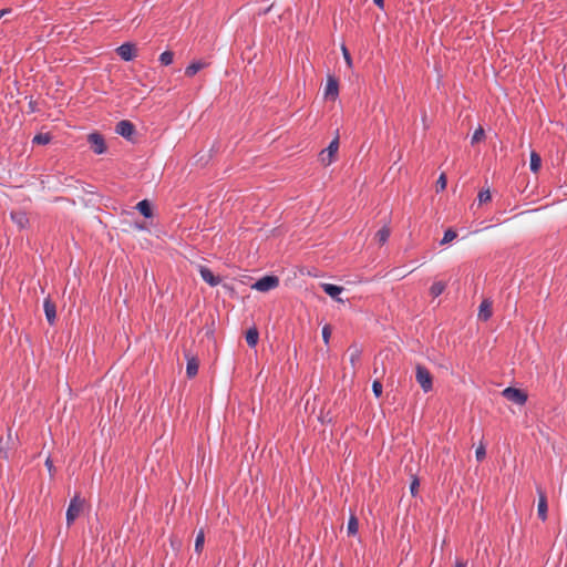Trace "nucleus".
I'll return each instance as SVG.
<instances>
[{
	"label": "nucleus",
	"instance_id": "1",
	"mask_svg": "<svg viewBox=\"0 0 567 567\" xmlns=\"http://www.w3.org/2000/svg\"><path fill=\"white\" fill-rule=\"evenodd\" d=\"M415 379L424 392H430L433 388V377L431 372L422 364L415 367Z\"/></svg>",
	"mask_w": 567,
	"mask_h": 567
},
{
	"label": "nucleus",
	"instance_id": "2",
	"mask_svg": "<svg viewBox=\"0 0 567 567\" xmlns=\"http://www.w3.org/2000/svg\"><path fill=\"white\" fill-rule=\"evenodd\" d=\"M84 501L79 496L75 495L66 509V524L70 526L74 523V520L80 516V514L83 511Z\"/></svg>",
	"mask_w": 567,
	"mask_h": 567
},
{
	"label": "nucleus",
	"instance_id": "3",
	"mask_svg": "<svg viewBox=\"0 0 567 567\" xmlns=\"http://www.w3.org/2000/svg\"><path fill=\"white\" fill-rule=\"evenodd\" d=\"M339 150V137H334L329 146L321 151L319 155V161L324 165L328 166L334 161V156Z\"/></svg>",
	"mask_w": 567,
	"mask_h": 567
},
{
	"label": "nucleus",
	"instance_id": "4",
	"mask_svg": "<svg viewBox=\"0 0 567 567\" xmlns=\"http://www.w3.org/2000/svg\"><path fill=\"white\" fill-rule=\"evenodd\" d=\"M502 395L508 401L516 403L518 405H523L527 401V394L519 389L516 388H506L503 390Z\"/></svg>",
	"mask_w": 567,
	"mask_h": 567
},
{
	"label": "nucleus",
	"instance_id": "5",
	"mask_svg": "<svg viewBox=\"0 0 567 567\" xmlns=\"http://www.w3.org/2000/svg\"><path fill=\"white\" fill-rule=\"evenodd\" d=\"M278 286H279L278 277L265 276V277L260 278L259 280H257L252 285V288L258 291L266 292V291L277 288Z\"/></svg>",
	"mask_w": 567,
	"mask_h": 567
},
{
	"label": "nucleus",
	"instance_id": "6",
	"mask_svg": "<svg viewBox=\"0 0 567 567\" xmlns=\"http://www.w3.org/2000/svg\"><path fill=\"white\" fill-rule=\"evenodd\" d=\"M339 95V83L333 75H328L323 96L327 100L336 101Z\"/></svg>",
	"mask_w": 567,
	"mask_h": 567
},
{
	"label": "nucleus",
	"instance_id": "7",
	"mask_svg": "<svg viewBox=\"0 0 567 567\" xmlns=\"http://www.w3.org/2000/svg\"><path fill=\"white\" fill-rule=\"evenodd\" d=\"M87 142L90 143V145L95 154L105 153V151H106L105 141L100 133L93 132V133L89 134Z\"/></svg>",
	"mask_w": 567,
	"mask_h": 567
},
{
	"label": "nucleus",
	"instance_id": "8",
	"mask_svg": "<svg viewBox=\"0 0 567 567\" xmlns=\"http://www.w3.org/2000/svg\"><path fill=\"white\" fill-rule=\"evenodd\" d=\"M16 446V437L12 434V430L8 429L7 440H0V454L3 458L10 457L11 450Z\"/></svg>",
	"mask_w": 567,
	"mask_h": 567
},
{
	"label": "nucleus",
	"instance_id": "9",
	"mask_svg": "<svg viewBox=\"0 0 567 567\" xmlns=\"http://www.w3.org/2000/svg\"><path fill=\"white\" fill-rule=\"evenodd\" d=\"M538 495V504H537V515L538 517L545 522L547 519V497L546 493L540 486L536 488Z\"/></svg>",
	"mask_w": 567,
	"mask_h": 567
},
{
	"label": "nucleus",
	"instance_id": "10",
	"mask_svg": "<svg viewBox=\"0 0 567 567\" xmlns=\"http://www.w3.org/2000/svg\"><path fill=\"white\" fill-rule=\"evenodd\" d=\"M115 132L118 135H121L127 140H131L135 132V126L133 125L132 122H130L127 120H123L116 124Z\"/></svg>",
	"mask_w": 567,
	"mask_h": 567
},
{
	"label": "nucleus",
	"instance_id": "11",
	"mask_svg": "<svg viewBox=\"0 0 567 567\" xmlns=\"http://www.w3.org/2000/svg\"><path fill=\"white\" fill-rule=\"evenodd\" d=\"M116 52L124 61H131L136 55L135 45L132 43H123L116 49Z\"/></svg>",
	"mask_w": 567,
	"mask_h": 567
},
{
	"label": "nucleus",
	"instance_id": "12",
	"mask_svg": "<svg viewBox=\"0 0 567 567\" xmlns=\"http://www.w3.org/2000/svg\"><path fill=\"white\" fill-rule=\"evenodd\" d=\"M492 307L493 302L489 299H484L480 305L477 315L478 319L482 321H487L493 315Z\"/></svg>",
	"mask_w": 567,
	"mask_h": 567
},
{
	"label": "nucleus",
	"instance_id": "13",
	"mask_svg": "<svg viewBox=\"0 0 567 567\" xmlns=\"http://www.w3.org/2000/svg\"><path fill=\"white\" fill-rule=\"evenodd\" d=\"M199 274L203 280L212 287H215L220 282L219 277L214 276V274L207 267L200 266Z\"/></svg>",
	"mask_w": 567,
	"mask_h": 567
},
{
	"label": "nucleus",
	"instance_id": "14",
	"mask_svg": "<svg viewBox=\"0 0 567 567\" xmlns=\"http://www.w3.org/2000/svg\"><path fill=\"white\" fill-rule=\"evenodd\" d=\"M44 313L48 322L53 324L56 318L55 305L50 298H47L43 302Z\"/></svg>",
	"mask_w": 567,
	"mask_h": 567
},
{
	"label": "nucleus",
	"instance_id": "15",
	"mask_svg": "<svg viewBox=\"0 0 567 567\" xmlns=\"http://www.w3.org/2000/svg\"><path fill=\"white\" fill-rule=\"evenodd\" d=\"M12 221L21 229L29 225V218L22 210H13L10 214Z\"/></svg>",
	"mask_w": 567,
	"mask_h": 567
},
{
	"label": "nucleus",
	"instance_id": "16",
	"mask_svg": "<svg viewBox=\"0 0 567 567\" xmlns=\"http://www.w3.org/2000/svg\"><path fill=\"white\" fill-rule=\"evenodd\" d=\"M187 360L186 373L188 378H194L198 372L199 362L196 357L190 355L189 353L185 354Z\"/></svg>",
	"mask_w": 567,
	"mask_h": 567
},
{
	"label": "nucleus",
	"instance_id": "17",
	"mask_svg": "<svg viewBox=\"0 0 567 567\" xmlns=\"http://www.w3.org/2000/svg\"><path fill=\"white\" fill-rule=\"evenodd\" d=\"M323 291L330 296L331 298L336 299L337 301H342L340 298H339V295L342 292L343 288L340 287V286H336V285H332V284H322L321 285Z\"/></svg>",
	"mask_w": 567,
	"mask_h": 567
},
{
	"label": "nucleus",
	"instance_id": "18",
	"mask_svg": "<svg viewBox=\"0 0 567 567\" xmlns=\"http://www.w3.org/2000/svg\"><path fill=\"white\" fill-rule=\"evenodd\" d=\"M208 64L204 61H195L185 69V74L189 78L194 76L197 72L206 68Z\"/></svg>",
	"mask_w": 567,
	"mask_h": 567
},
{
	"label": "nucleus",
	"instance_id": "19",
	"mask_svg": "<svg viewBox=\"0 0 567 567\" xmlns=\"http://www.w3.org/2000/svg\"><path fill=\"white\" fill-rule=\"evenodd\" d=\"M259 332L256 328H250L246 332V341L249 347L254 348L258 343Z\"/></svg>",
	"mask_w": 567,
	"mask_h": 567
},
{
	"label": "nucleus",
	"instance_id": "20",
	"mask_svg": "<svg viewBox=\"0 0 567 567\" xmlns=\"http://www.w3.org/2000/svg\"><path fill=\"white\" fill-rule=\"evenodd\" d=\"M390 234H391V230H390V227L389 226H383L381 229H379L375 234V240L380 244V245H383L388 241L389 237H390Z\"/></svg>",
	"mask_w": 567,
	"mask_h": 567
},
{
	"label": "nucleus",
	"instance_id": "21",
	"mask_svg": "<svg viewBox=\"0 0 567 567\" xmlns=\"http://www.w3.org/2000/svg\"><path fill=\"white\" fill-rule=\"evenodd\" d=\"M529 166H530V171L534 172V173H537L540 169L542 158H540V156L535 151H533L530 153Z\"/></svg>",
	"mask_w": 567,
	"mask_h": 567
},
{
	"label": "nucleus",
	"instance_id": "22",
	"mask_svg": "<svg viewBox=\"0 0 567 567\" xmlns=\"http://www.w3.org/2000/svg\"><path fill=\"white\" fill-rule=\"evenodd\" d=\"M136 208L144 217L150 218L152 216V208H151L148 200H146V199L141 200L137 204Z\"/></svg>",
	"mask_w": 567,
	"mask_h": 567
},
{
	"label": "nucleus",
	"instance_id": "23",
	"mask_svg": "<svg viewBox=\"0 0 567 567\" xmlns=\"http://www.w3.org/2000/svg\"><path fill=\"white\" fill-rule=\"evenodd\" d=\"M446 288L445 282L435 281L430 288V295L434 298L439 297Z\"/></svg>",
	"mask_w": 567,
	"mask_h": 567
},
{
	"label": "nucleus",
	"instance_id": "24",
	"mask_svg": "<svg viewBox=\"0 0 567 567\" xmlns=\"http://www.w3.org/2000/svg\"><path fill=\"white\" fill-rule=\"evenodd\" d=\"M32 142L39 145H47L51 142V135L49 133H39L33 137Z\"/></svg>",
	"mask_w": 567,
	"mask_h": 567
},
{
	"label": "nucleus",
	"instance_id": "25",
	"mask_svg": "<svg viewBox=\"0 0 567 567\" xmlns=\"http://www.w3.org/2000/svg\"><path fill=\"white\" fill-rule=\"evenodd\" d=\"M359 523L355 516H350L347 525V530L349 535H355L358 533Z\"/></svg>",
	"mask_w": 567,
	"mask_h": 567
},
{
	"label": "nucleus",
	"instance_id": "26",
	"mask_svg": "<svg viewBox=\"0 0 567 567\" xmlns=\"http://www.w3.org/2000/svg\"><path fill=\"white\" fill-rule=\"evenodd\" d=\"M174 53L172 51H165L159 55V61L163 65H169L173 63Z\"/></svg>",
	"mask_w": 567,
	"mask_h": 567
},
{
	"label": "nucleus",
	"instance_id": "27",
	"mask_svg": "<svg viewBox=\"0 0 567 567\" xmlns=\"http://www.w3.org/2000/svg\"><path fill=\"white\" fill-rule=\"evenodd\" d=\"M492 199V195H491V192L488 188L486 189H482L480 193H478V196H477V200H478V204H486L488 203L489 200Z\"/></svg>",
	"mask_w": 567,
	"mask_h": 567
},
{
	"label": "nucleus",
	"instance_id": "28",
	"mask_svg": "<svg viewBox=\"0 0 567 567\" xmlns=\"http://www.w3.org/2000/svg\"><path fill=\"white\" fill-rule=\"evenodd\" d=\"M457 234L452 228H449L441 240V245H446L456 238Z\"/></svg>",
	"mask_w": 567,
	"mask_h": 567
},
{
	"label": "nucleus",
	"instance_id": "29",
	"mask_svg": "<svg viewBox=\"0 0 567 567\" xmlns=\"http://www.w3.org/2000/svg\"><path fill=\"white\" fill-rule=\"evenodd\" d=\"M204 542H205L204 532L199 530V533L197 534L196 539H195V550L196 551H198V553L202 551Z\"/></svg>",
	"mask_w": 567,
	"mask_h": 567
},
{
	"label": "nucleus",
	"instance_id": "30",
	"mask_svg": "<svg viewBox=\"0 0 567 567\" xmlns=\"http://www.w3.org/2000/svg\"><path fill=\"white\" fill-rule=\"evenodd\" d=\"M484 137H485V132H484L483 127L480 126L477 130H475L474 134L472 135V144L483 141Z\"/></svg>",
	"mask_w": 567,
	"mask_h": 567
},
{
	"label": "nucleus",
	"instance_id": "31",
	"mask_svg": "<svg viewBox=\"0 0 567 567\" xmlns=\"http://www.w3.org/2000/svg\"><path fill=\"white\" fill-rule=\"evenodd\" d=\"M447 179L445 173H442L436 182V192H442L446 188Z\"/></svg>",
	"mask_w": 567,
	"mask_h": 567
},
{
	"label": "nucleus",
	"instance_id": "32",
	"mask_svg": "<svg viewBox=\"0 0 567 567\" xmlns=\"http://www.w3.org/2000/svg\"><path fill=\"white\" fill-rule=\"evenodd\" d=\"M485 455H486V450H485V445L483 443H481L476 451H475V456H476V460L478 462L483 461L485 458Z\"/></svg>",
	"mask_w": 567,
	"mask_h": 567
},
{
	"label": "nucleus",
	"instance_id": "33",
	"mask_svg": "<svg viewBox=\"0 0 567 567\" xmlns=\"http://www.w3.org/2000/svg\"><path fill=\"white\" fill-rule=\"evenodd\" d=\"M382 383L379 380H374L372 383V391L377 398L382 395Z\"/></svg>",
	"mask_w": 567,
	"mask_h": 567
},
{
	"label": "nucleus",
	"instance_id": "34",
	"mask_svg": "<svg viewBox=\"0 0 567 567\" xmlns=\"http://www.w3.org/2000/svg\"><path fill=\"white\" fill-rule=\"evenodd\" d=\"M341 51H342V55H343V58H344V61H346L347 65H348L349 68H352V58H351L350 52H349V50L347 49V47H346V45H342V47H341Z\"/></svg>",
	"mask_w": 567,
	"mask_h": 567
},
{
	"label": "nucleus",
	"instance_id": "35",
	"mask_svg": "<svg viewBox=\"0 0 567 567\" xmlns=\"http://www.w3.org/2000/svg\"><path fill=\"white\" fill-rule=\"evenodd\" d=\"M330 337H331V327L329 324H326L322 328V339L326 344L329 343Z\"/></svg>",
	"mask_w": 567,
	"mask_h": 567
},
{
	"label": "nucleus",
	"instance_id": "36",
	"mask_svg": "<svg viewBox=\"0 0 567 567\" xmlns=\"http://www.w3.org/2000/svg\"><path fill=\"white\" fill-rule=\"evenodd\" d=\"M419 486H420L419 480L413 478V481L411 482V485H410V491L413 496L416 495V493L419 491Z\"/></svg>",
	"mask_w": 567,
	"mask_h": 567
},
{
	"label": "nucleus",
	"instance_id": "37",
	"mask_svg": "<svg viewBox=\"0 0 567 567\" xmlns=\"http://www.w3.org/2000/svg\"><path fill=\"white\" fill-rule=\"evenodd\" d=\"M373 2L380 8L384 9V0H373Z\"/></svg>",
	"mask_w": 567,
	"mask_h": 567
},
{
	"label": "nucleus",
	"instance_id": "38",
	"mask_svg": "<svg viewBox=\"0 0 567 567\" xmlns=\"http://www.w3.org/2000/svg\"><path fill=\"white\" fill-rule=\"evenodd\" d=\"M45 465L48 466L49 471H51L53 467L52 461L50 458L45 461Z\"/></svg>",
	"mask_w": 567,
	"mask_h": 567
},
{
	"label": "nucleus",
	"instance_id": "39",
	"mask_svg": "<svg viewBox=\"0 0 567 567\" xmlns=\"http://www.w3.org/2000/svg\"><path fill=\"white\" fill-rule=\"evenodd\" d=\"M8 12H9V10H8V9H3V10H1V11H0V19H1L6 13H8Z\"/></svg>",
	"mask_w": 567,
	"mask_h": 567
},
{
	"label": "nucleus",
	"instance_id": "40",
	"mask_svg": "<svg viewBox=\"0 0 567 567\" xmlns=\"http://www.w3.org/2000/svg\"><path fill=\"white\" fill-rule=\"evenodd\" d=\"M455 567H466V566H465V564H464V563H458V564H456V566H455Z\"/></svg>",
	"mask_w": 567,
	"mask_h": 567
}]
</instances>
